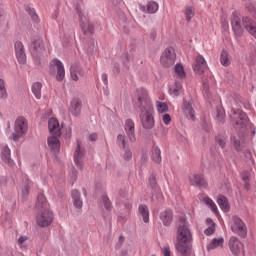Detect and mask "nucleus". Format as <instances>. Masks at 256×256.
Returning a JSON list of instances; mask_svg holds the SVG:
<instances>
[{"label": "nucleus", "instance_id": "obj_1", "mask_svg": "<svg viewBox=\"0 0 256 256\" xmlns=\"http://www.w3.org/2000/svg\"><path fill=\"white\" fill-rule=\"evenodd\" d=\"M132 102L134 109L140 112L139 118L142 127L144 129H153L155 127V118L153 117V102L149 98V92L144 88L137 89Z\"/></svg>", "mask_w": 256, "mask_h": 256}, {"label": "nucleus", "instance_id": "obj_2", "mask_svg": "<svg viewBox=\"0 0 256 256\" xmlns=\"http://www.w3.org/2000/svg\"><path fill=\"white\" fill-rule=\"evenodd\" d=\"M193 243V232L189 222L178 225L176 232L175 249L180 256H191V244Z\"/></svg>", "mask_w": 256, "mask_h": 256}, {"label": "nucleus", "instance_id": "obj_3", "mask_svg": "<svg viewBox=\"0 0 256 256\" xmlns=\"http://www.w3.org/2000/svg\"><path fill=\"white\" fill-rule=\"evenodd\" d=\"M48 129L52 136L48 137L47 145L52 153H59V151H61V142H59V137H61V127L59 126L57 118L49 119Z\"/></svg>", "mask_w": 256, "mask_h": 256}, {"label": "nucleus", "instance_id": "obj_4", "mask_svg": "<svg viewBox=\"0 0 256 256\" xmlns=\"http://www.w3.org/2000/svg\"><path fill=\"white\" fill-rule=\"evenodd\" d=\"M27 131H29V123L25 117L20 116L14 122V132L11 133L9 139L17 142L24 135H27Z\"/></svg>", "mask_w": 256, "mask_h": 256}, {"label": "nucleus", "instance_id": "obj_5", "mask_svg": "<svg viewBox=\"0 0 256 256\" xmlns=\"http://www.w3.org/2000/svg\"><path fill=\"white\" fill-rule=\"evenodd\" d=\"M76 11L80 20V27L84 35H87V33H93L95 28H93V25L89 22V13L85 9V6L77 4Z\"/></svg>", "mask_w": 256, "mask_h": 256}, {"label": "nucleus", "instance_id": "obj_6", "mask_svg": "<svg viewBox=\"0 0 256 256\" xmlns=\"http://www.w3.org/2000/svg\"><path fill=\"white\" fill-rule=\"evenodd\" d=\"M50 75H55L56 73V80L61 82L65 79V66L63 62L58 58H54L51 60L49 65ZM57 71V72H56Z\"/></svg>", "mask_w": 256, "mask_h": 256}, {"label": "nucleus", "instance_id": "obj_7", "mask_svg": "<svg viewBox=\"0 0 256 256\" xmlns=\"http://www.w3.org/2000/svg\"><path fill=\"white\" fill-rule=\"evenodd\" d=\"M28 47L34 61H39L41 53L45 51V44L43 43V39L39 37L33 38Z\"/></svg>", "mask_w": 256, "mask_h": 256}, {"label": "nucleus", "instance_id": "obj_8", "mask_svg": "<svg viewBox=\"0 0 256 256\" xmlns=\"http://www.w3.org/2000/svg\"><path fill=\"white\" fill-rule=\"evenodd\" d=\"M230 22L235 39H241V37H243L245 27L243 24H241V17L239 16V12L234 11L232 13Z\"/></svg>", "mask_w": 256, "mask_h": 256}, {"label": "nucleus", "instance_id": "obj_9", "mask_svg": "<svg viewBox=\"0 0 256 256\" xmlns=\"http://www.w3.org/2000/svg\"><path fill=\"white\" fill-rule=\"evenodd\" d=\"M230 119L233 121L234 127H240L242 131H245V123H247V113L241 111V110H235L234 108L231 109Z\"/></svg>", "mask_w": 256, "mask_h": 256}, {"label": "nucleus", "instance_id": "obj_10", "mask_svg": "<svg viewBox=\"0 0 256 256\" xmlns=\"http://www.w3.org/2000/svg\"><path fill=\"white\" fill-rule=\"evenodd\" d=\"M230 229L232 233L239 235V237H247V225L238 216H233L232 222L230 223Z\"/></svg>", "mask_w": 256, "mask_h": 256}, {"label": "nucleus", "instance_id": "obj_11", "mask_svg": "<svg viewBox=\"0 0 256 256\" xmlns=\"http://www.w3.org/2000/svg\"><path fill=\"white\" fill-rule=\"evenodd\" d=\"M177 59V54L175 53V49L168 47L164 50L160 57V63L163 67H173L175 65V61Z\"/></svg>", "mask_w": 256, "mask_h": 256}, {"label": "nucleus", "instance_id": "obj_12", "mask_svg": "<svg viewBox=\"0 0 256 256\" xmlns=\"http://www.w3.org/2000/svg\"><path fill=\"white\" fill-rule=\"evenodd\" d=\"M36 223L39 227H49L53 223V212L45 210L36 216Z\"/></svg>", "mask_w": 256, "mask_h": 256}, {"label": "nucleus", "instance_id": "obj_13", "mask_svg": "<svg viewBox=\"0 0 256 256\" xmlns=\"http://www.w3.org/2000/svg\"><path fill=\"white\" fill-rule=\"evenodd\" d=\"M14 49L18 63L25 65V63H27V54H25V46L23 45V42L17 41L14 44Z\"/></svg>", "mask_w": 256, "mask_h": 256}, {"label": "nucleus", "instance_id": "obj_14", "mask_svg": "<svg viewBox=\"0 0 256 256\" xmlns=\"http://www.w3.org/2000/svg\"><path fill=\"white\" fill-rule=\"evenodd\" d=\"M85 153L83 147L81 146V142L77 141V147L74 152V163L78 169L83 171V157Z\"/></svg>", "mask_w": 256, "mask_h": 256}, {"label": "nucleus", "instance_id": "obj_15", "mask_svg": "<svg viewBox=\"0 0 256 256\" xmlns=\"http://www.w3.org/2000/svg\"><path fill=\"white\" fill-rule=\"evenodd\" d=\"M124 131L130 141V143H135L137 138L135 137V122L131 119H127L124 125Z\"/></svg>", "mask_w": 256, "mask_h": 256}, {"label": "nucleus", "instance_id": "obj_16", "mask_svg": "<svg viewBox=\"0 0 256 256\" xmlns=\"http://www.w3.org/2000/svg\"><path fill=\"white\" fill-rule=\"evenodd\" d=\"M242 25L245 31H247V33L250 34L251 37H254V39H256V22L246 16L242 18Z\"/></svg>", "mask_w": 256, "mask_h": 256}, {"label": "nucleus", "instance_id": "obj_17", "mask_svg": "<svg viewBox=\"0 0 256 256\" xmlns=\"http://www.w3.org/2000/svg\"><path fill=\"white\" fill-rule=\"evenodd\" d=\"M193 69L195 73H198V75L205 73V69H207V61H205L203 56L198 55L196 57Z\"/></svg>", "mask_w": 256, "mask_h": 256}, {"label": "nucleus", "instance_id": "obj_18", "mask_svg": "<svg viewBox=\"0 0 256 256\" xmlns=\"http://www.w3.org/2000/svg\"><path fill=\"white\" fill-rule=\"evenodd\" d=\"M140 10L143 13H148L149 15H155L159 11V3L156 1H148L145 6L141 5Z\"/></svg>", "mask_w": 256, "mask_h": 256}, {"label": "nucleus", "instance_id": "obj_19", "mask_svg": "<svg viewBox=\"0 0 256 256\" xmlns=\"http://www.w3.org/2000/svg\"><path fill=\"white\" fill-rule=\"evenodd\" d=\"M81 109H83V104L79 98H74L70 102V113L73 117H79L81 115Z\"/></svg>", "mask_w": 256, "mask_h": 256}, {"label": "nucleus", "instance_id": "obj_20", "mask_svg": "<svg viewBox=\"0 0 256 256\" xmlns=\"http://www.w3.org/2000/svg\"><path fill=\"white\" fill-rule=\"evenodd\" d=\"M189 181L194 187H207V181L201 174H192L189 176Z\"/></svg>", "mask_w": 256, "mask_h": 256}, {"label": "nucleus", "instance_id": "obj_21", "mask_svg": "<svg viewBox=\"0 0 256 256\" xmlns=\"http://www.w3.org/2000/svg\"><path fill=\"white\" fill-rule=\"evenodd\" d=\"M229 249L233 255H239L241 251V241L236 236H231L228 242Z\"/></svg>", "mask_w": 256, "mask_h": 256}, {"label": "nucleus", "instance_id": "obj_22", "mask_svg": "<svg viewBox=\"0 0 256 256\" xmlns=\"http://www.w3.org/2000/svg\"><path fill=\"white\" fill-rule=\"evenodd\" d=\"M0 157L3 163H6V165H13V160L11 159V149L8 145H2Z\"/></svg>", "mask_w": 256, "mask_h": 256}, {"label": "nucleus", "instance_id": "obj_23", "mask_svg": "<svg viewBox=\"0 0 256 256\" xmlns=\"http://www.w3.org/2000/svg\"><path fill=\"white\" fill-rule=\"evenodd\" d=\"M160 220L165 227H169L173 223V210L167 208L160 213Z\"/></svg>", "mask_w": 256, "mask_h": 256}, {"label": "nucleus", "instance_id": "obj_24", "mask_svg": "<svg viewBox=\"0 0 256 256\" xmlns=\"http://www.w3.org/2000/svg\"><path fill=\"white\" fill-rule=\"evenodd\" d=\"M182 110L188 119L195 121V110H193V106L190 104V102L184 100Z\"/></svg>", "mask_w": 256, "mask_h": 256}, {"label": "nucleus", "instance_id": "obj_25", "mask_svg": "<svg viewBox=\"0 0 256 256\" xmlns=\"http://www.w3.org/2000/svg\"><path fill=\"white\" fill-rule=\"evenodd\" d=\"M216 203L219 205L220 209L224 211V213H229V211H231L229 200L224 195H219L216 199Z\"/></svg>", "mask_w": 256, "mask_h": 256}, {"label": "nucleus", "instance_id": "obj_26", "mask_svg": "<svg viewBox=\"0 0 256 256\" xmlns=\"http://www.w3.org/2000/svg\"><path fill=\"white\" fill-rule=\"evenodd\" d=\"M138 216L143 219L144 223H149V207L146 204H139Z\"/></svg>", "mask_w": 256, "mask_h": 256}, {"label": "nucleus", "instance_id": "obj_27", "mask_svg": "<svg viewBox=\"0 0 256 256\" xmlns=\"http://www.w3.org/2000/svg\"><path fill=\"white\" fill-rule=\"evenodd\" d=\"M71 195L75 209H83V200H81V193H79V191L77 190H73Z\"/></svg>", "mask_w": 256, "mask_h": 256}, {"label": "nucleus", "instance_id": "obj_28", "mask_svg": "<svg viewBox=\"0 0 256 256\" xmlns=\"http://www.w3.org/2000/svg\"><path fill=\"white\" fill-rule=\"evenodd\" d=\"M169 93L172 97H179L183 93V84L179 81H175L174 86L169 88Z\"/></svg>", "mask_w": 256, "mask_h": 256}, {"label": "nucleus", "instance_id": "obj_29", "mask_svg": "<svg viewBox=\"0 0 256 256\" xmlns=\"http://www.w3.org/2000/svg\"><path fill=\"white\" fill-rule=\"evenodd\" d=\"M151 153L152 161L159 165L163 161V158L161 157V148H159V146H154L152 147Z\"/></svg>", "mask_w": 256, "mask_h": 256}, {"label": "nucleus", "instance_id": "obj_30", "mask_svg": "<svg viewBox=\"0 0 256 256\" xmlns=\"http://www.w3.org/2000/svg\"><path fill=\"white\" fill-rule=\"evenodd\" d=\"M223 243H225V239H223V237L213 238L207 245V251H213V249H217V247H223Z\"/></svg>", "mask_w": 256, "mask_h": 256}, {"label": "nucleus", "instance_id": "obj_31", "mask_svg": "<svg viewBox=\"0 0 256 256\" xmlns=\"http://www.w3.org/2000/svg\"><path fill=\"white\" fill-rule=\"evenodd\" d=\"M116 143L119 149H127L129 147V143L127 142V136H125L124 134L117 135Z\"/></svg>", "mask_w": 256, "mask_h": 256}, {"label": "nucleus", "instance_id": "obj_32", "mask_svg": "<svg viewBox=\"0 0 256 256\" xmlns=\"http://www.w3.org/2000/svg\"><path fill=\"white\" fill-rule=\"evenodd\" d=\"M48 205L49 203H47V198H45V195L43 193L38 194L36 207H38V209H47Z\"/></svg>", "mask_w": 256, "mask_h": 256}, {"label": "nucleus", "instance_id": "obj_33", "mask_svg": "<svg viewBox=\"0 0 256 256\" xmlns=\"http://www.w3.org/2000/svg\"><path fill=\"white\" fill-rule=\"evenodd\" d=\"M220 63L223 67H229L231 65V60L229 59V52L223 50L220 54Z\"/></svg>", "mask_w": 256, "mask_h": 256}, {"label": "nucleus", "instance_id": "obj_34", "mask_svg": "<svg viewBox=\"0 0 256 256\" xmlns=\"http://www.w3.org/2000/svg\"><path fill=\"white\" fill-rule=\"evenodd\" d=\"M42 88H43V84H41V82H35L32 84V93L36 99H41Z\"/></svg>", "mask_w": 256, "mask_h": 256}, {"label": "nucleus", "instance_id": "obj_35", "mask_svg": "<svg viewBox=\"0 0 256 256\" xmlns=\"http://www.w3.org/2000/svg\"><path fill=\"white\" fill-rule=\"evenodd\" d=\"M30 185H31V180L26 179L21 187V196L24 199H27V195H29V189H30Z\"/></svg>", "mask_w": 256, "mask_h": 256}, {"label": "nucleus", "instance_id": "obj_36", "mask_svg": "<svg viewBox=\"0 0 256 256\" xmlns=\"http://www.w3.org/2000/svg\"><path fill=\"white\" fill-rule=\"evenodd\" d=\"M174 73H176L180 77V79H185V77H187V74L185 73V68L181 63H177L174 66Z\"/></svg>", "mask_w": 256, "mask_h": 256}, {"label": "nucleus", "instance_id": "obj_37", "mask_svg": "<svg viewBox=\"0 0 256 256\" xmlns=\"http://www.w3.org/2000/svg\"><path fill=\"white\" fill-rule=\"evenodd\" d=\"M9 94L7 93V88L5 86V80L0 78V99H7Z\"/></svg>", "mask_w": 256, "mask_h": 256}, {"label": "nucleus", "instance_id": "obj_38", "mask_svg": "<svg viewBox=\"0 0 256 256\" xmlns=\"http://www.w3.org/2000/svg\"><path fill=\"white\" fill-rule=\"evenodd\" d=\"M205 205H208V207H210V209L213 211V213H217V211H219V209L217 208V204H215V202L213 201V199L209 198V197H205L203 199Z\"/></svg>", "mask_w": 256, "mask_h": 256}, {"label": "nucleus", "instance_id": "obj_39", "mask_svg": "<svg viewBox=\"0 0 256 256\" xmlns=\"http://www.w3.org/2000/svg\"><path fill=\"white\" fill-rule=\"evenodd\" d=\"M156 108L158 113L160 114L167 113V111H169V106H167L165 102H161V101L156 102Z\"/></svg>", "mask_w": 256, "mask_h": 256}, {"label": "nucleus", "instance_id": "obj_40", "mask_svg": "<svg viewBox=\"0 0 256 256\" xmlns=\"http://www.w3.org/2000/svg\"><path fill=\"white\" fill-rule=\"evenodd\" d=\"M216 143L222 148L225 149L227 145V135L225 134H220L216 137Z\"/></svg>", "mask_w": 256, "mask_h": 256}, {"label": "nucleus", "instance_id": "obj_41", "mask_svg": "<svg viewBox=\"0 0 256 256\" xmlns=\"http://www.w3.org/2000/svg\"><path fill=\"white\" fill-rule=\"evenodd\" d=\"M185 17H186V21H191V19H193L195 17V11L193 10V6H186L185 8Z\"/></svg>", "mask_w": 256, "mask_h": 256}, {"label": "nucleus", "instance_id": "obj_42", "mask_svg": "<svg viewBox=\"0 0 256 256\" xmlns=\"http://www.w3.org/2000/svg\"><path fill=\"white\" fill-rule=\"evenodd\" d=\"M122 150H124L123 154H122V158L124 161H131V159H133V152L131 151V148H122Z\"/></svg>", "mask_w": 256, "mask_h": 256}, {"label": "nucleus", "instance_id": "obj_43", "mask_svg": "<svg viewBox=\"0 0 256 256\" xmlns=\"http://www.w3.org/2000/svg\"><path fill=\"white\" fill-rule=\"evenodd\" d=\"M216 120L219 123H225V110L223 108H218L216 110Z\"/></svg>", "mask_w": 256, "mask_h": 256}, {"label": "nucleus", "instance_id": "obj_44", "mask_svg": "<svg viewBox=\"0 0 256 256\" xmlns=\"http://www.w3.org/2000/svg\"><path fill=\"white\" fill-rule=\"evenodd\" d=\"M102 203H103L104 209H106V211H111V209L113 208V206L111 204V200H109V196H107V195L102 196Z\"/></svg>", "mask_w": 256, "mask_h": 256}, {"label": "nucleus", "instance_id": "obj_45", "mask_svg": "<svg viewBox=\"0 0 256 256\" xmlns=\"http://www.w3.org/2000/svg\"><path fill=\"white\" fill-rule=\"evenodd\" d=\"M148 187L150 189H157V177L154 174L150 175L148 178Z\"/></svg>", "mask_w": 256, "mask_h": 256}, {"label": "nucleus", "instance_id": "obj_46", "mask_svg": "<svg viewBox=\"0 0 256 256\" xmlns=\"http://www.w3.org/2000/svg\"><path fill=\"white\" fill-rule=\"evenodd\" d=\"M30 17L34 21V23H39L41 20L39 19V15H37V12H35L34 8H28L27 9Z\"/></svg>", "mask_w": 256, "mask_h": 256}, {"label": "nucleus", "instance_id": "obj_47", "mask_svg": "<svg viewBox=\"0 0 256 256\" xmlns=\"http://www.w3.org/2000/svg\"><path fill=\"white\" fill-rule=\"evenodd\" d=\"M230 139L233 147L236 149V151H239L241 149V140L237 139L235 136H232Z\"/></svg>", "mask_w": 256, "mask_h": 256}, {"label": "nucleus", "instance_id": "obj_48", "mask_svg": "<svg viewBox=\"0 0 256 256\" xmlns=\"http://www.w3.org/2000/svg\"><path fill=\"white\" fill-rule=\"evenodd\" d=\"M216 226H217L216 224H212V225L208 226L204 230V235H206L207 237H210V235H213V233H215V227Z\"/></svg>", "mask_w": 256, "mask_h": 256}, {"label": "nucleus", "instance_id": "obj_49", "mask_svg": "<svg viewBox=\"0 0 256 256\" xmlns=\"http://www.w3.org/2000/svg\"><path fill=\"white\" fill-rule=\"evenodd\" d=\"M70 77L72 81H79V75H77V70L73 66L70 68Z\"/></svg>", "mask_w": 256, "mask_h": 256}, {"label": "nucleus", "instance_id": "obj_50", "mask_svg": "<svg viewBox=\"0 0 256 256\" xmlns=\"http://www.w3.org/2000/svg\"><path fill=\"white\" fill-rule=\"evenodd\" d=\"M162 121H163L164 125H170L171 124V115L164 114L162 116Z\"/></svg>", "mask_w": 256, "mask_h": 256}, {"label": "nucleus", "instance_id": "obj_51", "mask_svg": "<svg viewBox=\"0 0 256 256\" xmlns=\"http://www.w3.org/2000/svg\"><path fill=\"white\" fill-rule=\"evenodd\" d=\"M241 178H242V181L246 183V187H247V181H249V174L247 173V171L241 172Z\"/></svg>", "mask_w": 256, "mask_h": 256}, {"label": "nucleus", "instance_id": "obj_52", "mask_svg": "<svg viewBox=\"0 0 256 256\" xmlns=\"http://www.w3.org/2000/svg\"><path fill=\"white\" fill-rule=\"evenodd\" d=\"M29 237L27 236H20L18 238V245H20V247H23V243H25V241H28Z\"/></svg>", "mask_w": 256, "mask_h": 256}, {"label": "nucleus", "instance_id": "obj_53", "mask_svg": "<svg viewBox=\"0 0 256 256\" xmlns=\"http://www.w3.org/2000/svg\"><path fill=\"white\" fill-rule=\"evenodd\" d=\"M162 253L164 256H171V248L169 246L162 248Z\"/></svg>", "mask_w": 256, "mask_h": 256}, {"label": "nucleus", "instance_id": "obj_54", "mask_svg": "<svg viewBox=\"0 0 256 256\" xmlns=\"http://www.w3.org/2000/svg\"><path fill=\"white\" fill-rule=\"evenodd\" d=\"M121 197H122L123 199H125V192H124V191H120V192H119V197H118L117 200H116V205H121Z\"/></svg>", "mask_w": 256, "mask_h": 256}, {"label": "nucleus", "instance_id": "obj_55", "mask_svg": "<svg viewBox=\"0 0 256 256\" xmlns=\"http://www.w3.org/2000/svg\"><path fill=\"white\" fill-rule=\"evenodd\" d=\"M101 79L104 83V85H109V79H108V76H107V73H103L102 76H101Z\"/></svg>", "mask_w": 256, "mask_h": 256}, {"label": "nucleus", "instance_id": "obj_56", "mask_svg": "<svg viewBox=\"0 0 256 256\" xmlns=\"http://www.w3.org/2000/svg\"><path fill=\"white\" fill-rule=\"evenodd\" d=\"M124 207H125L126 212L129 213V211H131V209H133V204H131V202L127 201L124 204Z\"/></svg>", "mask_w": 256, "mask_h": 256}, {"label": "nucleus", "instance_id": "obj_57", "mask_svg": "<svg viewBox=\"0 0 256 256\" xmlns=\"http://www.w3.org/2000/svg\"><path fill=\"white\" fill-rule=\"evenodd\" d=\"M89 141H97V133H92L88 136Z\"/></svg>", "mask_w": 256, "mask_h": 256}, {"label": "nucleus", "instance_id": "obj_58", "mask_svg": "<svg viewBox=\"0 0 256 256\" xmlns=\"http://www.w3.org/2000/svg\"><path fill=\"white\" fill-rule=\"evenodd\" d=\"M203 89H204L205 95L209 96V86L204 83V84H203Z\"/></svg>", "mask_w": 256, "mask_h": 256}, {"label": "nucleus", "instance_id": "obj_59", "mask_svg": "<svg viewBox=\"0 0 256 256\" xmlns=\"http://www.w3.org/2000/svg\"><path fill=\"white\" fill-rule=\"evenodd\" d=\"M206 225H215V222H213V219H211V218H207L206 219Z\"/></svg>", "mask_w": 256, "mask_h": 256}, {"label": "nucleus", "instance_id": "obj_60", "mask_svg": "<svg viewBox=\"0 0 256 256\" xmlns=\"http://www.w3.org/2000/svg\"><path fill=\"white\" fill-rule=\"evenodd\" d=\"M118 221H119V223H125V217L119 216Z\"/></svg>", "mask_w": 256, "mask_h": 256}, {"label": "nucleus", "instance_id": "obj_61", "mask_svg": "<svg viewBox=\"0 0 256 256\" xmlns=\"http://www.w3.org/2000/svg\"><path fill=\"white\" fill-rule=\"evenodd\" d=\"M91 43H92L91 49L93 50V49H95V47L97 46V41L91 40Z\"/></svg>", "mask_w": 256, "mask_h": 256}, {"label": "nucleus", "instance_id": "obj_62", "mask_svg": "<svg viewBox=\"0 0 256 256\" xmlns=\"http://www.w3.org/2000/svg\"><path fill=\"white\" fill-rule=\"evenodd\" d=\"M123 241H125V238H123V236H120L118 240L119 245H123Z\"/></svg>", "mask_w": 256, "mask_h": 256}, {"label": "nucleus", "instance_id": "obj_63", "mask_svg": "<svg viewBox=\"0 0 256 256\" xmlns=\"http://www.w3.org/2000/svg\"><path fill=\"white\" fill-rule=\"evenodd\" d=\"M52 19H57V12H54V13L52 14Z\"/></svg>", "mask_w": 256, "mask_h": 256}, {"label": "nucleus", "instance_id": "obj_64", "mask_svg": "<svg viewBox=\"0 0 256 256\" xmlns=\"http://www.w3.org/2000/svg\"><path fill=\"white\" fill-rule=\"evenodd\" d=\"M7 129H11V122H7Z\"/></svg>", "mask_w": 256, "mask_h": 256}]
</instances>
